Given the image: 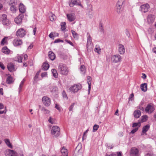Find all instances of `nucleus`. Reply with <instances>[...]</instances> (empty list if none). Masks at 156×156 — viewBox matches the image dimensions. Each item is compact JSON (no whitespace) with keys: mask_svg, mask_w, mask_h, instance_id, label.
Listing matches in <instances>:
<instances>
[{"mask_svg":"<svg viewBox=\"0 0 156 156\" xmlns=\"http://www.w3.org/2000/svg\"><path fill=\"white\" fill-rule=\"evenodd\" d=\"M58 71L59 73L63 75H67L69 71V69L65 64L60 63L58 66Z\"/></svg>","mask_w":156,"mask_h":156,"instance_id":"1","label":"nucleus"},{"mask_svg":"<svg viewBox=\"0 0 156 156\" xmlns=\"http://www.w3.org/2000/svg\"><path fill=\"white\" fill-rule=\"evenodd\" d=\"M60 129L57 126H55L52 127L51 130V134L56 137L60 135Z\"/></svg>","mask_w":156,"mask_h":156,"instance_id":"2","label":"nucleus"},{"mask_svg":"<svg viewBox=\"0 0 156 156\" xmlns=\"http://www.w3.org/2000/svg\"><path fill=\"white\" fill-rule=\"evenodd\" d=\"M122 58L119 55H114L111 56V61L112 62L116 63L120 62Z\"/></svg>","mask_w":156,"mask_h":156,"instance_id":"3","label":"nucleus"},{"mask_svg":"<svg viewBox=\"0 0 156 156\" xmlns=\"http://www.w3.org/2000/svg\"><path fill=\"white\" fill-rule=\"evenodd\" d=\"M26 34L25 30L23 28H20L16 32V35L18 37H23Z\"/></svg>","mask_w":156,"mask_h":156,"instance_id":"4","label":"nucleus"},{"mask_svg":"<svg viewBox=\"0 0 156 156\" xmlns=\"http://www.w3.org/2000/svg\"><path fill=\"white\" fill-rule=\"evenodd\" d=\"M42 102L45 106H49L51 103V99L47 96H44L42 98Z\"/></svg>","mask_w":156,"mask_h":156,"instance_id":"5","label":"nucleus"},{"mask_svg":"<svg viewBox=\"0 0 156 156\" xmlns=\"http://www.w3.org/2000/svg\"><path fill=\"white\" fill-rule=\"evenodd\" d=\"M82 86L80 84L74 85L70 88V91L74 93L77 92L78 90L81 88Z\"/></svg>","mask_w":156,"mask_h":156,"instance_id":"6","label":"nucleus"},{"mask_svg":"<svg viewBox=\"0 0 156 156\" xmlns=\"http://www.w3.org/2000/svg\"><path fill=\"white\" fill-rule=\"evenodd\" d=\"M155 109L153 105L151 103L148 104L145 109V111L149 113H151Z\"/></svg>","mask_w":156,"mask_h":156,"instance_id":"7","label":"nucleus"},{"mask_svg":"<svg viewBox=\"0 0 156 156\" xmlns=\"http://www.w3.org/2000/svg\"><path fill=\"white\" fill-rule=\"evenodd\" d=\"M23 17V15L22 14H20L15 19L14 21L17 24H20L22 22Z\"/></svg>","mask_w":156,"mask_h":156,"instance_id":"8","label":"nucleus"},{"mask_svg":"<svg viewBox=\"0 0 156 156\" xmlns=\"http://www.w3.org/2000/svg\"><path fill=\"white\" fill-rule=\"evenodd\" d=\"M150 8V6L147 4L141 5L140 7V10L142 12L145 13L147 12Z\"/></svg>","mask_w":156,"mask_h":156,"instance_id":"9","label":"nucleus"},{"mask_svg":"<svg viewBox=\"0 0 156 156\" xmlns=\"http://www.w3.org/2000/svg\"><path fill=\"white\" fill-rule=\"evenodd\" d=\"M139 153L138 149L134 147H132L131 149V156H137Z\"/></svg>","mask_w":156,"mask_h":156,"instance_id":"10","label":"nucleus"},{"mask_svg":"<svg viewBox=\"0 0 156 156\" xmlns=\"http://www.w3.org/2000/svg\"><path fill=\"white\" fill-rule=\"evenodd\" d=\"M123 2L122 0H118L116 5V9L118 13H119L120 12V9L121 8Z\"/></svg>","mask_w":156,"mask_h":156,"instance_id":"11","label":"nucleus"},{"mask_svg":"<svg viewBox=\"0 0 156 156\" xmlns=\"http://www.w3.org/2000/svg\"><path fill=\"white\" fill-rule=\"evenodd\" d=\"M67 18L68 20L70 22L74 21L76 18L74 14L73 13L67 14H66Z\"/></svg>","mask_w":156,"mask_h":156,"instance_id":"12","label":"nucleus"},{"mask_svg":"<svg viewBox=\"0 0 156 156\" xmlns=\"http://www.w3.org/2000/svg\"><path fill=\"white\" fill-rule=\"evenodd\" d=\"M2 23L4 25L8 26L10 24L8 20L7 19V16L5 14H3L2 15Z\"/></svg>","mask_w":156,"mask_h":156,"instance_id":"13","label":"nucleus"},{"mask_svg":"<svg viewBox=\"0 0 156 156\" xmlns=\"http://www.w3.org/2000/svg\"><path fill=\"white\" fill-rule=\"evenodd\" d=\"M22 43V40L20 39H15L13 42L14 45L16 46L21 45Z\"/></svg>","mask_w":156,"mask_h":156,"instance_id":"14","label":"nucleus"},{"mask_svg":"<svg viewBox=\"0 0 156 156\" xmlns=\"http://www.w3.org/2000/svg\"><path fill=\"white\" fill-rule=\"evenodd\" d=\"M50 91L54 94H57L58 93V88L56 86H53L50 88Z\"/></svg>","mask_w":156,"mask_h":156,"instance_id":"15","label":"nucleus"},{"mask_svg":"<svg viewBox=\"0 0 156 156\" xmlns=\"http://www.w3.org/2000/svg\"><path fill=\"white\" fill-rule=\"evenodd\" d=\"M155 18L154 16L152 15H149L147 18V21L149 23H151L154 22Z\"/></svg>","mask_w":156,"mask_h":156,"instance_id":"16","label":"nucleus"},{"mask_svg":"<svg viewBox=\"0 0 156 156\" xmlns=\"http://www.w3.org/2000/svg\"><path fill=\"white\" fill-rule=\"evenodd\" d=\"M7 67L9 70L10 72L15 70L14 65L12 63H9L7 65Z\"/></svg>","mask_w":156,"mask_h":156,"instance_id":"17","label":"nucleus"},{"mask_svg":"<svg viewBox=\"0 0 156 156\" xmlns=\"http://www.w3.org/2000/svg\"><path fill=\"white\" fill-rule=\"evenodd\" d=\"M19 10L20 12L22 14L24 13L26 11V8L23 4L20 3L19 5Z\"/></svg>","mask_w":156,"mask_h":156,"instance_id":"18","label":"nucleus"},{"mask_svg":"<svg viewBox=\"0 0 156 156\" xmlns=\"http://www.w3.org/2000/svg\"><path fill=\"white\" fill-rule=\"evenodd\" d=\"M61 152L63 156H68V152L67 149L65 147H63L62 148L61 150Z\"/></svg>","mask_w":156,"mask_h":156,"instance_id":"19","label":"nucleus"},{"mask_svg":"<svg viewBox=\"0 0 156 156\" xmlns=\"http://www.w3.org/2000/svg\"><path fill=\"white\" fill-rule=\"evenodd\" d=\"M141 113L139 110H136L134 111L133 115L134 117L136 118H139L141 115Z\"/></svg>","mask_w":156,"mask_h":156,"instance_id":"20","label":"nucleus"},{"mask_svg":"<svg viewBox=\"0 0 156 156\" xmlns=\"http://www.w3.org/2000/svg\"><path fill=\"white\" fill-rule=\"evenodd\" d=\"M8 38L7 37H5L2 40L1 42V44L2 45H5L8 44L7 40Z\"/></svg>","mask_w":156,"mask_h":156,"instance_id":"21","label":"nucleus"},{"mask_svg":"<svg viewBox=\"0 0 156 156\" xmlns=\"http://www.w3.org/2000/svg\"><path fill=\"white\" fill-rule=\"evenodd\" d=\"M80 0H71L69 2V6L71 7H73L75 5L77 4L78 1Z\"/></svg>","mask_w":156,"mask_h":156,"instance_id":"22","label":"nucleus"},{"mask_svg":"<svg viewBox=\"0 0 156 156\" xmlns=\"http://www.w3.org/2000/svg\"><path fill=\"white\" fill-rule=\"evenodd\" d=\"M48 55L49 58L51 60H53L55 57V55L52 51H49L48 53Z\"/></svg>","mask_w":156,"mask_h":156,"instance_id":"23","label":"nucleus"},{"mask_svg":"<svg viewBox=\"0 0 156 156\" xmlns=\"http://www.w3.org/2000/svg\"><path fill=\"white\" fill-rule=\"evenodd\" d=\"M140 88L142 91L146 92L147 90V83H144L140 85Z\"/></svg>","mask_w":156,"mask_h":156,"instance_id":"24","label":"nucleus"},{"mask_svg":"<svg viewBox=\"0 0 156 156\" xmlns=\"http://www.w3.org/2000/svg\"><path fill=\"white\" fill-rule=\"evenodd\" d=\"M42 67L44 70H47L49 68V65L47 62H45L42 65Z\"/></svg>","mask_w":156,"mask_h":156,"instance_id":"25","label":"nucleus"},{"mask_svg":"<svg viewBox=\"0 0 156 156\" xmlns=\"http://www.w3.org/2000/svg\"><path fill=\"white\" fill-rule=\"evenodd\" d=\"M8 152L11 156H18L17 153L13 150H9Z\"/></svg>","mask_w":156,"mask_h":156,"instance_id":"26","label":"nucleus"},{"mask_svg":"<svg viewBox=\"0 0 156 156\" xmlns=\"http://www.w3.org/2000/svg\"><path fill=\"white\" fill-rule=\"evenodd\" d=\"M150 125H147L144 126L142 129V132L143 133H146L149 129Z\"/></svg>","mask_w":156,"mask_h":156,"instance_id":"27","label":"nucleus"},{"mask_svg":"<svg viewBox=\"0 0 156 156\" xmlns=\"http://www.w3.org/2000/svg\"><path fill=\"white\" fill-rule=\"evenodd\" d=\"M22 59L23 57L19 56H17L13 58L14 61L17 62L19 63L22 62Z\"/></svg>","mask_w":156,"mask_h":156,"instance_id":"28","label":"nucleus"},{"mask_svg":"<svg viewBox=\"0 0 156 156\" xmlns=\"http://www.w3.org/2000/svg\"><path fill=\"white\" fill-rule=\"evenodd\" d=\"M87 49H92L93 48L92 41H87Z\"/></svg>","mask_w":156,"mask_h":156,"instance_id":"29","label":"nucleus"},{"mask_svg":"<svg viewBox=\"0 0 156 156\" xmlns=\"http://www.w3.org/2000/svg\"><path fill=\"white\" fill-rule=\"evenodd\" d=\"M13 82L12 78L10 76H9L6 79V82L8 84H11Z\"/></svg>","mask_w":156,"mask_h":156,"instance_id":"30","label":"nucleus"},{"mask_svg":"<svg viewBox=\"0 0 156 156\" xmlns=\"http://www.w3.org/2000/svg\"><path fill=\"white\" fill-rule=\"evenodd\" d=\"M49 19L51 21H53L54 20H55L56 17L55 15L54 14H53L52 13H51L49 15Z\"/></svg>","mask_w":156,"mask_h":156,"instance_id":"31","label":"nucleus"},{"mask_svg":"<svg viewBox=\"0 0 156 156\" xmlns=\"http://www.w3.org/2000/svg\"><path fill=\"white\" fill-rule=\"evenodd\" d=\"M80 70L81 73L84 74L86 71L85 66L83 65H82L80 67Z\"/></svg>","mask_w":156,"mask_h":156,"instance_id":"32","label":"nucleus"},{"mask_svg":"<svg viewBox=\"0 0 156 156\" xmlns=\"http://www.w3.org/2000/svg\"><path fill=\"white\" fill-rule=\"evenodd\" d=\"M5 142L6 145L8 147L11 148H12V144H11L9 140L8 139H5Z\"/></svg>","mask_w":156,"mask_h":156,"instance_id":"33","label":"nucleus"},{"mask_svg":"<svg viewBox=\"0 0 156 156\" xmlns=\"http://www.w3.org/2000/svg\"><path fill=\"white\" fill-rule=\"evenodd\" d=\"M51 72L53 74V76L55 78H57L58 77V74L56 70L55 69H52Z\"/></svg>","mask_w":156,"mask_h":156,"instance_id":"34","label":"nucleus"},{"mask_svg":"<svg viewBox=\"0 0 156 156\" xmlns=\"http://www.w3.org/2000/svg\"><path fill=\"white\" fill-rule=\"evenodd\" d=\"M2 51L6 55H8L12 52L9 49H2Z\"/></svg>","mask_w":156,"mask_h":156,"instance_id":"35","label":"nucleus"},{"mask_svg":"<svg viewBox=\"0 0 156 156\" xmlns=\"http://www.w3.org/2000/svg\"><path fill=\"white\" fill-rule=\"evenodd\" d=\"M71 32L73 37L77 39L78 38V34L73 30H71Z\"/></svg>","mask_w":156,"mask_h":156,"instance_id":"36","label":"nucleus"},{"mask_svg":"<svg viewBox=\"0 0 156 156\" xmlns=\"http://www.w3.org/2000/svg\"><path fill=\"white\" fill-rule=\"evenodd\" d=\"M66 23L65 22H62L61 23V30H64L66 29Z\"/></svg>","mask_w":156,"mask_h":156,"instance_id":"37","label":"nucleus"},{"mask_svg":"<svg viewBox=\"0 0 156 156\" xmlns=\"http://www.w3.org/2000/svg\"><path fill=\"white\" fill-rule=\"evenodd\" d=\"M10 10L13 13H14L16 10V7L14 5H12L10 7Z\"/></svg>","mask_w":156,"mask_h":156,"instance_id":"38","label":"nucleus"},{"mask_svg":"<svg viewBox=\"0 0 156 156\" xmlns=\"http://www.w3.org/2000/svg\"><path fill=\"white\" fill-rule=\"evenodd\" d=\"M140 126V122H135L133 123L132 126L133 127H139Z\"/></svg>","mask_w":156,"mask_h":156,"instance_id":"39","label":"nucleus"},{"mask_svg":"<svg viewBox=\"0 0 156 156\" xmlns=\"http://www.w3.org/2000/svg\"><path fill=\"white\" fill-rule=\"evenodd\" d=\"M49 122L51 124H53L55 123V119L51 117H50L48 120Z\"/></svg>","mask_w":156,"mask_h":156,"instance_id":"40","label":"nucleus"},{"mask_svg":"<svg viewBox=\"0 0 156 156\" xmlns=\"http://www.w3.org/2000/svg\"><path fill=\"white\" fill-rule=\"evenodd\" d=\"M99 127L98 125L96 124L94 125L93 126V131L94 132L96 131L98 129Z\"/></svg>","mask_w":156,"mask_h":156,"instance_id":"41","label":"nucleus"},{"mask_svg":"<svg viewBox=\"0 0 156 156\" xmlns=\"http://www.w3.org/2000/svg\"><path fill=\"white\" fill-rule=\"evenodd\" d=\"M87 41H92V38L89 33H87Z\"/></svg>","mask_w":156,"mask_h":156,"instance_id":"42","label":"nucleus"},{"mask_svg":"<svg viewBox=\"0 0 156 156\" xmlns=\"http://www.w3.org/2000/svg\"><path fill=\"white\" fill-rule=\"evenodd\" d=\"M55 36V33H54L53 32H51L49 35V37L50 38L53 39H54V37Z\"/></svg>","mask_w":156,"mask_h":156,"instance_id":"43","label":"nucleus"},{"mask_svg":"<svg viewBox=\"0 0 156 156\" xmlns=\"http://www.w3.org/2000/svg\"><path fill=\"white\" fill-rule=\"evenodd\" d=\"M25 80L23 79L21 82L20 84V85L19 87V91H20L22 89V88L23 87V84L24 83V82Z\"/></svg>","mask_w":156,"mask_h":156,"instance_id":"44","label":"nucleus"},{"mask_svg":"<svg viewBox=\"0 0 156 156\" xmlns=\"http://www.w3.org/2000/svg\"><path fill=\"white\" fill-rule=\"evenodd\" d=\"M89 131L88 129H87L83 133V136L82 137V140H83L84 139H85L87 137V136L86 135V133H87L88 131Z\"/></svg>","mask_w":156,"mask_h":156,"instance_id":"45","label":"nucleus"},{"mask_svg":"<svg viewBox=\"0 0 156 156\" xmlns=\"http://www.w3.org/2000/svg\"><path fill=\"white\" fill-rule=\"evenodd\" d=\"M62 95L63 98H66V99H67L68 97H67V96L66 94V93L64 90H63L62 92Z\"/></svg>","mask_w":156,"mask_h":156,"instance_id":"46","label":"nucleus"},{"mask_svg":"<svg viewBox=\"0 0 156 156\" xmlns=\"http://www.w3.org/2000/svg\"><path fill=\"white\" fill-rule=\"evenodd\" d=\"M147 116L146 115H145L144 116H143L142 117V119H141V121L142 122H145L146 121L147 119Z\"/></svg>","mask_w":156,"mask_h":156,"instance_id":"47","label":"nucleus"},{"mask_svg":"<svg viewBox=\"0 0 156 156\" xmlns=\"http://www.w3.org/2000/svg\"><path fill=\"white\" fill-rule=\"evenodd\" d=\"M125 49H118V52L120 54H123L125 52Z\"/></svg>","mask_w":156,"mask_h":156,"instance_id":"48","label":"nucleus"},{"mask_svg":"<svg viewBox=\"0 0 156 156\" xmlns=\"http://www.w3.org/2000/svg\"><path fill=\"white\" fill-rule=\"evenodd\" d=\"M138 129V127H136L135 128L132 130L131 132H130V133L133 134L135 132H136Z\"/></svg>","mask_w":156,"mask_h":156,"instance_id":"49","label":"nucleus"},{"mask_svg":"<svg viewBox=\"0 0 156 156\" xmlns=\"http://www.w3.org/2000/svg\"><path fill=\"white\" fill-rule=\"evenodd\" d=\"M75 104V103H73L71 105V106L69 107V111H72L73 109V106Z\"/></svg>","mask_w":156,"mask_h":156,"instance_id":"50","label":"nucleus"},{"mask_svg":"<svg viewBox=\"0 0 156 156\" xmlns=\"http://www.w3.org/2000/svg\"><path fill=\"white\" fill-rule=\"evenodd\" d=\"M125 34L126 36L128 37H129L130 36V34L129 31L127 30H126L125 31Z\"/></svg>","mask_w":156,"mask_h":156,"instance_id":"51","label":"nucleus"},{"mask_svg":"<svg viewBox=\"0 0 156 156\" xmlns=\"http://www.w3.org/2000/svg\"><path fill=\"white\" fill-rule=\"evenodd\" d=\"M59 42H63V41L62 40H61L59 39H56L54 41V43H57Z\"/></svg>","mask_w":156,"mask_h":156,"instance_id":"52","label":"nucleus"},{"mask_svg":"<svg viewBox=\"0 0 156 156\" xmlns=\"http://www.w3.org/2000/svg\"><path fill=\"white\" fill-rule=\"evenodd\" d=\"M88 83V91H89V93H90V88H91V82H90V81H88L87 82Z\"/></svg>","mask_w":156,"mask_h":156,"instance_id":"53","label":"nucleus"},{"mask_svg":"<svg viewBox=\"0 0 156 156\" xmlns=\"http://www.w3.org/2000/svg\"><path fill=\"white\" fill-rule=\"evenodd\" d=\"M100 28H99L100 31L103 33L104 31V29L103 28L102 25L101 24H100Z\"/></svg>","mask_w":156,"mask_h":156,"instance_id":"54","label":"nucleus"},{"mask_svg":"<svg viewBox=\"0 0 156 156\" xmlns=\"http://www.w3.org/2000/svg\"><path fill=\"white\" fill-rule=\"evenodd\" d=\"M0 67L2 69H5V67L4 66L2 62H0Z\"/></svg>","mask_w":156,"mask_h":156,"instance_id":"55","label":"nucleus"},{"mask_svg":"<svg viewBox=\"0 0 156 156\" xmlns=\"http://www.w3.org/2000/svg\"><path fill=\"white\" fill-rule=\"evenodd\" d=\"M47 75V72H44L43 73H42L41 74V76L42 77H45Z\"/></svg>","mask_w":156,"mask_h":156,"instance_id":"56","label":"nucleus"},{"mask_svg":"<svg viewBox=\"0 0 156 156\" xmlns=\"http://www.w3.org/2000/svg\"><path fill=\"white\" fill-rule=\"evenodd\" d=\"M39 108L42 111L44 112L45 111L46 109L44 107H41V105H39Z\"/></svg>","mask_w":156,"mask_h":156,"instance_id":"57","label":"nucleus"},{"mask_svg":"<svg viewBox=\"0 0 156 156\" xmlns=\"http://www.w3.org/2000/svg\"><path fill=\"white\" fill-rule=\"evenodd\" d=\"M101 49H94L95 52L97 53L98 54H100L101 52Z\"/></svg>","mask_w":156,"mask_h":156,"instance_id":"58","label":"nucleus"},{"mask_svg":"<svg viewBox=\"0 0 156 156\" xmlns=\"http://www.w3.org/2000/svg\"><path fill=\"white\" fill-rule=\"evenodd\" d=\"M134 97V94L133 93L132 94L130 95V97L129 98V99L131 100H132L133 99V98Z\"/></svg>","mask_w":156,"mask_h":156,"instance_id":"59","label":"nucleus"},{"mask_svg":"<svg viewBox=\"0 0 156 156\" xmlns=\"http://www.w3.org/2000/svg\"><path fill=\"white\" fill-rule=\"evenodd\" d=\"M55 108L59 111H60L61 110L60 108L59 107V105H58L57 104L55 105Z\"/></svg>","mask_w":156,"mask_h":156,"instance_id":"60","label":"nucleus"},{"mask_svg":"<svg viewBox=\"0 0 156 156\" xmlns=\"http://www.w3.org/2000/svg\"><path fill=\"white\" fill-rule=\"evenodd\" d=\"M65 41L67 42L69 44H70L71 45H72V46H73V43L71 42L70 41H69V40H65Z\"/></svg>","mask_w":156,"mask_h":156,"instance_id":"61","label":"nucleus"},{"mask_svg":"<svg viewBox=\"0 0 156 156\" xmlns=\"http://www.w3.org/2000/svg\"><path fill=\"white\" fill-rule=\"evenodd\" d=\"M119 49H125V47L123 45L120 44L119 45Z\"/></svg>","mask_w":156,"mask_h":156,"instance_id":"62","label":"nucleus"},{"mask_svg":"<svg viewBox=\"0 0 156 156\" xmlns=\"http://www.w3.org/2000/svg\"><path fill=\"white\" fill-rule=\"evenodd\" d=\"M142 78L143 79H145L147 77L146 75L144 73H142Z\"/></svg>","mask_w":156,"mask_h":156,"instance_id":"63","label":"nucleus"},{"mask_svg":"<svg viewBox=\"0 0 156 156\" xmlns=\"http://www.w3.org/2000/svg\"><path fill=\"white\" fill-rule=\"evenodd\" d=\"M34 45L33 44H31L28 46L27 49H31L33 48Z\"/></svg>","mask_w":156,"mask_h":156,"instance_id":"64","label":"nucleus"}]
</instances>
